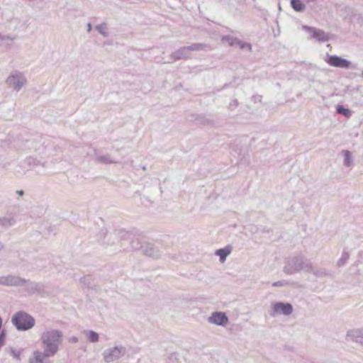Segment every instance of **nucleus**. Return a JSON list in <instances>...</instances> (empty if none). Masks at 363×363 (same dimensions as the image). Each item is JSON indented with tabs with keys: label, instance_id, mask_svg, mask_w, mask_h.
<instances>
[{
	"label": "nucleus",
	"instance_id": "nucleus-1",
	"mask_svg": "<svg viewBox=\"0 0 363 363\" xmlns=\"http://www.w3.org/2000/svg\"><path fill=\"white\" fill-rule=\"evenodd\" d=\"M40 340L45 354L48 357H54L62 344L63 334L59 330L48 328L41 333Z\"/></svg>",
	"mask_w": 363,
	"mask_h": 363
},
{
	"label": "nucleus",
	"instance_id": "nucleus-2",
	"mask_svg": "<svg viewBox=\"0 0 363 363\" xmlns=\"http://www.w3.org/2000/svg\"><path fill=\"white\" fill-rule=\"evenodd\" d=\"M283 271L288 275H291L301 271L315 273L312 263L301 255L287 258Z\"/></svg>",
	"mask_w": 363,
	"mask_h": 363
},
{
	"label": "nucleus",
	"instance_id": "nucleus-3",
	"mask_svg": "<svg viewBox=\"0 0 363 363\" xmlns=\"http://www.w3.org/2000/svg\"><path fill=\"white\" fill-rule=\"evenodd\" d=\"M6 84L16 91H19L26 84L25 74L18 70H13L6 79Z\"/></svg>",
	"mask_w": 363,
	"mask_h": 363
},
{
	"label": "nucleus",
	"instance_id": "nucleus-4",
	"mask_svg": "<svg viewBox=\"0 0 363 363\" xmlns=\"http://www.w3.org/2000/svg\"><path fill=\"white\" fill-rule=\"evenodd\" d=\"M12 323L18 330H27L33 327L34 318L24 312H18L12 318Z\"/></svg>",
	"mask_w": 363,
	"mask_h": 363
},
{
	"label": "nucleus",
	"instance_id": "nucleus-5",
	"mask_svg": "<svg viewBox=\"0 0 363 363\" xmlns=\"http://www.w3.org/2000/svg\"><path fill=\"white\" fill-rule=\"evenodd\" d=\"M126 353V350L123 346H114L107 348L102 354L104 360L106 363H111L118 360Z\"/></svg>",
	"mask_w": 363,
	"mask_h": 363
},
{
	"label": "nucleus",
	"instance_id": "nucleus-6",
	"mask_svg": "<svg viewBox=\"0 0 363 363\" xmlns=\"http://www.w3.org/2000/svg\"><path fill=\"white\" fill-rule=\"evenodd\" d=\"M325 61L330 66L334 67L342 68V69H349L353 67L352 63L341 57L337 55H328V58L325 60Z\"/></svg>",
	"mask_w": 363,
	"mask_h": 363
},
{
	"label": "nucleus",
	"instance_id": "nucleus-7",
	"mask_svg": "<svg viewBox=\"0 0 363 363\" xmlns=\"http://www.w3.org/2000/svg\"><path fill=\"white\" fill-rule=\"evenodd\" d=\"M302 29L311 34L310 38L315 39L318 41L326 42L330 40V35L324 30L314 27L302 26Z\"/></svg>",
	"mask_w": 363,
	"mask_h": 363
},
{
	"label": "nucleus",
	"instance_id": "nucleus-8",
	"mask_svg": "<svg viewBox=\"0 0 363 363\" xmlns=\"http://www.w3.org/2000/svg\"><path fill=\"white\" fill-rule=\"evenodd\" d=\"M208 323L212 325L225 327L229 322L228 317L224 312H213L207 318Z\"/></svg>",
	"mask_w": 363,
	"mask_h": 363
},
{
	"label": "nucleus",
	"instance_id": "nucleus-9",
	"mask_svg": "<svg viewBox=\"0 0 363 363\" xmlns=\"http://www.w3.org/2000/svg\"><path fill=\"white\" fill-rule=\"evenodd\" d=\"M25 279L16 275H6L0 277V285L6 286H22Z\"/></svg>",
	"mask_w": 363,
	"mask_h": 363
},
{
	"label": "nucleus",
	"instance_id": "nucleus-10",
	"mask_svg": "<svg viewBox=\"0 0 363 363\" xmlns=\"http://www.w3.org/2000/svg\"><path fill=\"white\" fill-rule=\"evenodd\" d=\"M22 286H25V291L29 294L43 295V285L40 283L25 279Z\"/></svg>",
	"mask_w": 363,
	"mask_h": 363
},
{
	"label": "nucleus",
	"instance_id": "nucleus-11",
	"mask_svg": "<svg viewBox=\"0 0 363 363\" xmlns=\"http://www.w3.org/2000/svg\"><path fill=\"white\" fill-rule=\"evenodd\" d=\"M274 313L289 315L293 312V306L289 303L277 302L273 305Z\"/></svg>",
	"mask_w": 363,
	"mask_h": 363
},
{
	"label": "nucleus",
	"instance_id": "nucleus-12",
	"mask_svg": "<svg viewBox=\"0 0 363 363\" xmlns=\"http://www.w3.org/2000/svg\"><path fill=\"white\" fill-rule=\"evenodd\" d=\"M346 339L363 345V328L348 330L346 334Z\"/></svg>",
	"mask_w": 363,
	"mask_h": 363
},
{
	"label": "nucleus",
	"instance_id": "nucleus-13",
	"mask_svg": "<svg viewBox=\"0 0 363 363\" xmlns=\"http://www.w3.org/2000/svg\"><path fill=\"white\" fill-rule=\"evenodd\" d=\"M50 357H48L45 354V352L35 350L33 352L32 356L30 358L29 362L30 363H50V361L47 359V358H49Z\"/></svg>",
	"mask_w": 363,
	"mask_h": 363
},
{
	"label": "nucleus",
	"instance_id": "nucleus-14",
	"mask_svg": "<svg viewBox=\"0 0 363 363\" xmlns=\"http://www.w3.org/2000/svg\"><path fill=\"white\" fill-rule=\"evenodd\" d=\"M172 57L174 60H180V59H186L190 57V53L187 51L186 46L180 48L177 50L174 51L172 54Z\"/></svg>",
	"mask_w": 363,
	"mask_h": 363
},
{
	"label": "nucleus",
	"instance_id": "nucleus-15",
	"mask_svg": "<svg viewBox=\"0 0 363 363\" xmlns=\"http://www.w3.org/2000/svg\"><path fill=\"white\" fill-rule=\"evenodd\" d=\"M95 161L96 162L106 164H114L117 162L116 160L108 154L106 155H96L95 157Z\"/></svg>",
	"mask_w": 363,
	"mask_h": 363
},
{
	"label": "nucleus",
	"instance_id": "nucleus-16",
	"mask_svg": "<svg viewBox=\"0 0 363 363\" xmlns=\"http://www.w3.org/2000/svg\"><path fill=\"white\" fill-rule=\"evenodd\" d=\"M143 252L146 255L153 258H157L161 255L160 251L150 245H147L144 248Z\"/></svg>",
	"mask_w": 363,
	"mask_h": 363
},
{
	"label": "nucleus",
	"instance_id": "nucleus-17",
	"mask_svg": "<svg viewBox=\"0 0 363 363\" xmlns=\"http://www.w3.org/2000/svg\"><path fill=\"white\" fill-rule=\"evenodd\" d=\"M231 249L229 247L221 248L216 251V255L219 256L220 262L223 263L226 257L230 254Z\"/></svg>",
	"mask_w": 363,
	"mask_h": 363
},
{
	"label": "nucleus",
	"instance_id": "nucleus-18",
	"mask_svg": "<svg viewBox=\"0 0 363 363\" xmlns=\"http://www.w3.org/2000/svg\"><path fill=\"white\" fill-rule=\"evenodd\" d=\"M84 335L86 339L91 343H96L99 341V336L97 333L94 330H84Z\"/></svg>",
	"mask_w": 363,
	"mask_h": 363
},
{
	"label": "nucleus",
	"instance_id": "nucleus-19",
	"mask_svg": "<svg viewBox=\"0 0 363 363\" xmlns=\"http://www.w3.org/2000/svg\"><path fill=\"white\" fill-rule=\"evenodd\" d=\"M291 6L294 11L298 12L303 11L306 9L305 4L301 0H291Z\"/></svg>",
	"mask_w": 363,
	"mask_h": 363
},
{
	"label": "nucleus",
	"instance_id": "nucleus-20",
	"mask_svg": "<svg viewBox=\"0 0 363 363\" xmlns=\"http://www.w3.org/2000/svg\"><path fill=\"white\" fill-rule=\"evenodd\" d=\"M336 111L337 113L343 115L344 116L347 118H350L352 116V111L349 108H345L342 105H338L336 107Z\"/></svg>",
	"mask_w": 363,
	"mask_h": 363
},
{
	"label": "nucleus",
	"instance_id": "nucleus-21",
	"mask_svg": "<svg viewBox=\"0 0 363 363\" xmlns=\"http://www.w3.org/2000/svg\"><path fill=\"white\" fill-rule=\"evenodd\" d=\"M206 47V45L203 44V43H194V44H191V45L186 46L187 51H189V52L191 51L202 50Z\"/></svg>",
	"mask_w": 363,
	"mask_h": 363
},
{
	"label": "nucleus",
	"instance_id": "nucleus-22",
	"mask_svg": "<svg viewBox=\"0 0 363 363\" xmlns=\"http://www.w3.org/2000/svg\"><path fill=\"white\" fill-rule=\"evenodd\" d=\"M350 258V253L345 250H344L342 253L340 258L337 262V265L338 267H342L345 264L347 260Z\"/></svg>",
	"mask_w": 363,
	"mask_h": 363
},
{
	"label": "nucleus",
	"instance_id": "nucleus-23",
	"mask_svg": "<svg viewBox=\"0 0 363 363\" xmlns=\"http://www.w3.org/2000/svg\"><path fill=\"white\" fill-rule=\"evenodd\" d=\"M342 154L344 155V164L346 167H350L352 164L350 152L348 150H343Z\"/></svg>",
	"mask_w": 363,
	"mask_h": 363
},
{
	"label": "nucleus",
	"instance_id": "nucleus-24",
	"mask_svg": "<svg viewBox=\"0 0 363 363\" xmlns=\"http://www.w3.org/2000/svg\"><path fill=\"white\" fill-rule=\"evenodd\" d=\"M15 223V220L13 218H0V225L5 228H9Z\"/></svg>",
	"mask_w": 363,
	"mask_h": 363
},
{
	"label": "nucleus",
	"instance_id": "nucleus-25",
	"mask_svg": "<svg viewBox=\"0 0 363 363\" xmlns=\"http://www.w3.org/2000/svg\"><path fill=\"white\" fill-rule=\"evenodd\" d=\"M96 29L103 36H104V37L108 36V32H107L108 28H107V25L106 23H102V24L96 26Z\"/></svg>",
	"mask_w": 363,
	"mask_h": 363
},
{
	"label": "nucleus",
	"instance_id": "nucleus-26",
	"mask_svg": "<svg viewBox=\"0 0 363 363\" xmlns=\"http://www.w3.org/2000/svg\"><path fill=\"white\" fill-rule=\"evenodd\" d=\"M17 39L16 35H3L0 33V40L1 41H14Z\"/></svg>",
	"mask_w": 363,
	"mask_h": 363
},
{
	"label": "nucleus",
	"instance_id": "nucleus-27",
	"mask_svg": "<svg viewBox=\"0 0 363 363\" xmlns=\"http://www.w3.org/2000/svg\"><path fill=\"white\" fill-rule=\"evenodd\" d=\"M233 40H236V38L230 35H226L222 38V41L223 43H228L230 45H233Z\"/></svg>",
	"mask_w": 363,
	"mask_h": 363
},
{
	"label": "nucleus",
	"instance_id": "nucleus-28",
	"mask_svg": "<svg viewBox=\"0 0 363 363\" xmlns=\"http://www.w3.org/2000/svg\"><path fill=\"white\" fill-rule=\"evenodd\" d=\"M26 162L31 167H34L38 164L39 161L33 157H28L26 160Z\"/></svg>",
	"mask_w": 363,
	"mask_h": 363
},
{
	"label": "nucleus",
	"instance_id": "nucleus-29",
	"mask_svg": "<svg viewBox=\"0 0 363 363\" xmlns=\"http://www.w3.org/2000/svg\"><path fill=\"white\" fill-rule=\"evenodd\" d=\"M288 284V282L286 281H275L272 284V286H274V287H281V286H286V284Z\"/></svg>",
	"mask_w": 363,
	"mask_h": 363
},
{
	"label": "nucleus",
	"instance_id": "nucleus-30",
	"mask_svg": "<svg viewBox=\"0 0 363 363\" xmlns=\"http://www.w3.org/2000/svg\"><path fill=\"white\" fill-rule=\"evenodd\" d=\"M5 339H6V335H5L4 331L3 330L0 333V347H1L4 345Z\"/></svg>",
	"mask_w": 363,
	"mask_h": 363
},
{
	"label": "nucleus",
	"instance_id": "nucleus-31",
	"mask_svg": "<svg viewBox=\"0 0 363 363\" xmlns=\"http://www.w3.org/2000/svg\"><path fill=\"white\" fill-rule=\"evenodd\" d=\"M238 106V100L237 99H234V100L232 101V102L230 103L229 108L233 109V108H236Z\"/></svg>",
	"mask_w": 363,
	"mask_h": 363
},
{
	"label": "nucleus",
	"instance_id": "nucleus-32",
	"mask_svg": "<svg viewBox=\"0 0 363 363\" xmlns=\"http://www.w3.org/2000/svg\"><path fill=\"white\" fill-rule=\"evenodd\" d=\"M11 354L14 358L19 359V357H20V352H19V351H16V350H11Z\"/></svg>",
	"mask_w": 363,
	"mask_h": 363
},
{
	"label": "nucleus",
	"instance_id": "nucleus-33",
	"mask_svg": "<svg viewBox=\"0 0 363 363\" xmlns=\"http://www.w3.org/2000/svg\"><path fill=\"white\" fill-rule=\"evenodd\" d=\"M235 45L240 46L242 48H243L245 47L244 43L242 42H241L240 40H239L238 38H236V40H233V45Z\"/></svg>",
	"mask_w": 363,
	"mask_h": 363
},
{
	"label": "nucleus",
	"instance_id": "nucleus-34",
	"mask_svg": "<svg viewBox=\"0 0 363 363\" xmlns=\"http://www.w3.org/2000/svg\"><path fill=\"white\" fill-rule=\"evenodd\" d=\"M79 341L78 337L76 336H72L69 338V342L72 343H76Z\"/></svg>",
	"mask_w": 363,
	"mask_h": 363
},
{
	"label": "nucleus",
	"instance_id": "nucleus-35",
	"mask_svg": "<svg viewBox=\"0 0 363 363\" xmlns=\"http://www.w3.org/2000/svg\"><path fill=\"white\" fill-rule=\"evenodd\" d=\"M87 27V32H90L91 30V24L90 23H88L86 25Z\"/></svg>",
	"mask_w": 363,
	"mask_h": 363
},
{
	"label": "nucleus",
	"instance_id": "nucleus-36",
	"mask_svg": "<svg viewBox=\"0 0 363 363\" xmlns=\"http://www.w3.org/2000/svg\"><path fill=\"white\" fill-rule=\"evenodd\" d=\"M16 193L19 195V196H23L24 194V192L23 190H18L16 191Z\"/></svg>",
	"mask_w": 363,
	"mask_h": 363
},
{
	"label": "nucleus",
	"instance_id": "nucleus-37",
	"mask_svg": "<svg viewBox=\"0 0 363 363\" xmlns=\"http://www.w3.org/2000/svg\"><path fill=\"white\" fill-rule=\"evenodd\" d=\"M305 1H306L307 3H314L315 1H317V0H304Z\"/></svg>",
	"mask_w": 363,
	"mask_h": 363
},
{
	"label": "nucleus",
	"instance_id": "nucleus-38",
	"mask_svg": "<svg viewBox=\"0 0 363 363\" xmlns=\"http://www.w3.org/2000/svg\"><path fill=\"white\" fill-rule=\"evenodd\" d=\"M246 47L249 49H251V45L250 44H247L246 45Z\"/></svg>",
	"mask_w": 363,
	"mask_h": 363
}]
</instances>
